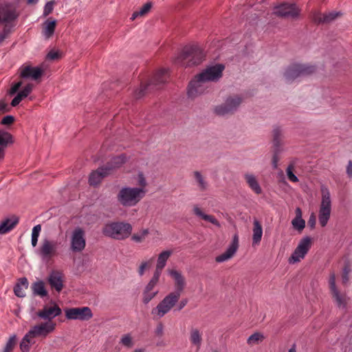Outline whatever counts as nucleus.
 I'll return each instance as SVG.
<instances>
[{"mask_svg":"<svg viewBox=\"0 0 352 352\" xmlns=\"http://www.w3.org/2000/svg\"><path fill=\"white\" fill-rule=\"evenodd\" d=\"M169 274L175 280V290L166 296L152 310V314H157L159 318L163 317L176 305L185 286V279L179 272L172 270L169 272Z\"/></svg>","mask_w":352,"mask_h":352,"instance_id":"obj_1","label":"nucleus"},{"mask_svg":"<svg viewBox=\"0 0 352 352\" xmlns=\"http://www.w3.org/2000/svg\"><path fill=\"white\" fill-rule=\"evenodd\" d=\"M204 58L202 49L198 45H188L183 47L174 59V63L182 67H192L199 65Z\"/></svg>","mask_w":352,"mask_h":352,"instance_id":"obj_2","label":"nucleus"},{"mask_svg":"<svg viewBox=\"0 0 352 352\" xmlns=\"http://www.w3.org/2000/svg\"><path fill=\"white\" fill-rule=\"evenodd\" d=\"M133 227L126 221H109L104 225L102 233L111 239L123 241L128 239L132 233Z\"/></svg>","mask_w":352,"mask_h":352,"instance_id":"obj_3","label":"nucleus"},{"mask_svg":"<svg viewBox=\"0 0 352 352\" xmlns=\"http://www.w3.org/2000/svg\"><path fill=\"white\" fill-rule=\"evenodd\" d=\"M146 190L137 187H124L117 195L118 201L125 207H132L145 196Z\"/></svg>","mask_w":352,"mask_h":352,"instance_id":"obj_4","label":"nucleus"},{"mask_svg":"<svg viewBox=\"0 0 352 352\" xmlns=\"http://www.w3.org/2000/svg\"><path fill=\"white\" fill-rule=\"evenodd\" d=\"M322 199L318 212V221L321 227H325L331 217V201L330 192L325 186H321Z\"/></svg>","mask_w":352,"mask_h":352,"instance_id":"obj_5","label":"nucleus"},{"mask_svg":"<svg viewBox=\"0 0 352 352\" xmlns=\"http://www.w3.org/2000/svg\"><path fill=\"white\" fill-rule=\"evenodd\" d=\"M243 98L241 96L236 95L228 97L225 102L214 108V113L219 116L234 114L243 102Z\"/></svg>","mask_w":352,"mask_h":352,"instance_id":"obj_6","label":"nucleus"},{"mask_svg":"<svg viewBox=\"0 0 352 352\" xmlns=\"http://www.w3.org/2000/svg\"><path fill=\"white\" fill-rule=\"evenodd\" d=\"M316 71V67L314 65L295 63L286 69L284 76L287 80L292 81L300 76L311 75Z\"/></svg>","mask_w":352,"mask_h":352,"instance_id":"obj_7","label":"nucleus"},{"mask_svg":"<svg viewBox=\"0 0 352 352\" xmlns=\"http://www.w3.org/2000/svg\"><path fill=\"white\" fill-rule=\"evenodd\" d=\"M300 11L295 3H281L274 8V14L283 19H296L299 17Z\"/></svg>","mask_w":352,"mask_h":352,"instance_id":"obj_8","label":"nucleus"},{"mask_svg":"<svg viewBox=\"0 0 352 352\" xmlns=\"http://www.w3.org/2000/svg\"><path fill=\"white\" fill-rule=\"evenodd\" d=\"M168 77V69L162 68L157 71L149 82L140 85V87L135 91V97L141 98L146 92L148 87L151 85H160L166 82Z\"/></svg>","mask_w":352,"mask_h":352,"instance_id":"obj_9","label":"nucleus"},{"mask_svg":"<svg viewBox=\"0 0 352 352\" xmlns=\"http://www.w3.org/2000/svg\"><path fill=\"white\" fill-rule=\"evenodd\" d=\"M311 246V239L306 236L303 237L299 242L298 246L294 250L292 255L288 259L289 263H295L300 262L303 259Z\"/></svg>","mask_w":352,"mask_h":352,"instance_id":"obj_10","label":"nucleus"},{"mask_svg":"<svg viewBox=\"0 0 352 352\" xmlns=\"http://www.w3.org/2000/svg\"><path fill=\"white\" fill-rule=\"evenodd\" d=\"M56 323L54 322H46L35 325L25 335L24 340H26L28 337L45 338L49 333L54 331Z\"/></svg>","mask_w":352,"mask_h":352,"instance_id":"obj_11","label":"nucleus"},{"mask_svg":"<svg viewBox=\"0 0 352 352\" xmlns=\"http://www.w3.org/2000/svg\"><path fill=\"white\" fill-rule=\"evenodd\" d=\"M65 317L69 320L87 321L93 317V313L88 307L69 308L65 310Z\"/></svg>","mask_w":352,"mask_h":352,"instance_id":"obj_12","label":"nucleus"},{"mask_svg":"<svg viewBox=\"0 0 352 352\" xmlns=\"http://www.w3.org/2000/svg\"><path fill=\"white\" fill-rule=\"evenodd\" d=\"M86 245L85 232L80 227L76 228L71 236V250L74 252H82Z\"/></svg>","mask_w":352,"mask_h":352,"instance_id":"obj_13","label":"nucleus"},{"mask_svg":"<svg viewBox=\"0 0 352 352\" xmlns=\"http://www.w3.org/2000/svg\"><path fill=\"white\" fill-rule=\"evenodd\" d=\"M225 66L223 64H217L209 67L199 74V78H203L206 82L217 81L223 75Z\"/></svg>","mask_w":352,"mask_h":352,"instance_id":"obj_14","label":"nucleus"},{"mask_svg":"<svg viewBox=\"0 0 352 352\" xmlns=\"http://www.w3.org/2000/svg\"><path fill=\"white\" fill-rule=\"evenodd\" d=\"M206 83V82L203 78H199V74L196 75L188 84V96L190 98H195L201 94H203L208 87Z\"/></svg>","mask_w":352,"mask_h":352,"instance_id":"obj_15","label":"nucleus"},{"mask_svg":"<svg viewBox=\"0 0 352 352\" xmlns=\"http://www.w3.org/2000/svg\"><path fill=\"white\" fill-rule=\"evenodd\" d=\"M281 129L280 126L274 127L273 130V144H274V154L272 157V164L274 169L278 167V162L279 160L278 155L281 151Z\"/></svg>","mask_w":352,"mask_h":352,"instance_id":"obj_16","label":"nucleus"},{"mask_svg":"<svg viewBox=\"0 0 352 352\" xmlns=\"http://www.w3.org/2000/svg\"><path fill=\"white\" fill-rule=\"evenodd\" d=\"M18 16L16 9L12 8L10 4L0 5V24L14 21Z\"/></svg>","mask_w":352,"mask_h":352,"instance_id":"obj_17","label":"nucleus"},{"mask_svg":"<svg viewBox=\"0 0 352 352\" xmlns=\"http://www.w3.org/2000/svg\"><path fill=\"white\" fill-rule=\"evenodd\" d=\"M239 248V236L235 234L233 237L231 243L227 248L225 252L217 256L215 258V261L217 263L224 262L230 258L236 252Z\"/></svg>","mask_w":352,"mask_h":352,"instance_id":"obj_18","label":"nucleus"},{"mask_svg":"<svg viewBox=\"0 0 352 352\" xmlns=\"http://www.w3.org/2000/svg\"><path fill=\"white\" fill-rule=\"evenodd\" d=\"M110 173L104 166L98 167L96 170L91 171L89 176V184L91 186H98L102 180Z\"/></svg>","mask_w":352,"mask_h":352,"instance_id":"obj_19","label":"nucleus"},{"mask_svg":"<svg viewBox=\"0 0 352 352\" xmlns=\"http://www.w3.org/2000/svg\"><path fill=\"white\" fill-rule=\"evenodd\" d=\"M61 309L57 304H54L53 307L45 306L42 310L37 312V316L44 320H47L49 322L61 314Z\"/></svg>","mask_w":352,"mask_h":352,"instance_id":"obj_20","label":"nucleus"},{"mask_svg":"<svg viewBox=\"0 0 352 352\" xmlns=\"http://www.w3.org/2000/svg\"><path fill=\"white\" fill-rule=\"evenodd\" d=\"M48 283L52 289L60 292L63 288V275L58 270H52L47 278Z\"/></svg>","mask_w":352,"mask_h":352,"instance_id":"obj_21","label":"nucleus"},{"mask_svg":"<svg viewBox=\"0 0 352 352\" xmlns=\"http://www.w3.org/2000/svg\"><path fill=\"white\" fill-rule=\"evenodd\" d=\"M43 69L39 67L25 66L24 67L20 74L22 78H32L33 80H38L43 74Z\"/></svg>","mask_w":352,"mask_h":352,"instance_id":"obj_22","label":"nucleus"},{"mask_svg":"<svg viewBox=\"0 0 352 352\" xmlns=\"http://www.w3.org/2000/svg\"><path fill=\"white\" fill-rule=\"evenodd\" d=\"M19 218L12 215L10 218H6L0 223V234H5L12 230L19 223Z\"/></svg>","mask_w":352,"mask_h":352,"instance_id":"obj_23","label":"nucleus"},{"mask_svg":"<svg viewBox=\"0 0 352 352\" xmlns=\"http://www.w3.org/2000/svg\"><path fill=\"white\" fill-rule=\"evenodd\" d=\"M56 243L45 239L40 248V254L43 258L52 257L56 251Z\"/></svg>","mask_w":352,"mask_h":352,"instance_id":"obj_24","label":"nucleus"},{"mask_svg":"<svg viewBox=\"0 0 352 352\" xmlns=\"http://www.w3.org/2000/svg\"><path fill=\"white\" fill-rule=\"evenodd\" d=\"M126 162V156L125 154H121L118 156L112 157L105 166H104L108 172H110L116 168H120Z\"/></svg>","mask_w":352,"mask_h":352,"instance_id":"obj_25","label":"nucleus"},{"mask_svg":"<svg viewBox=\"0 0 352 352\" xmlns=\"http://www.w3.org/2000/svg\"><path fill=\"white\" fill-rule=\"evenodd\" d=\"M32 89H33L32 84H31V83L27 84L23 87V89L21 91H20L17 94V95L12 99V100L11 101V103H10L11 106L12 107L17 106L23 98H25L29 96V94L32 92Z\"/></svg>","mask_w":352,"mask_h":352,"instance_id":"obj_26","label":"nucleus"},{"mask_svg":"<svg viewBox=\"0 0 352 352\" xmlns=\"http://www.w3.org/2000/svg\"><path fill=\"white\" fill-rule=\"evenodd\" d=\"M296 217L292 221V226L294 229L301 232L305 227V221L302 219V212L300 208L297 207L295 210Z\"/></svg>","mask_w":352,"mask_h":352,"instance_id":"obj_27","label":"nucleus"},{"mask_svg":"<svg viewBox=\"0 0 352 352\" xmlns=\"http://www.w3.org/2000/svg\"><path fill=\"white\" fill-rule=\"evenodd\" d=\"M28 285L29 283L26 277L19 278L17 279V281L13 288L14 294L19 298L25 297V294L23 292V287L28 289Z\"/></svg>","mask_w":352,"mask_h":352,"instance_id":"obj_28","label":"nucleus"},{"mask_svg":"<svg viewBox=\"0 0 352 352\" xmlns=\"http://www.w3.org/2000/svg\"><path fill=\"white\" fill-rule=\"evenodd\" d=\"M245 179L249 187L256 194L260 195L262 193V189L259 185L256 177L253 175L245 174Z\"/></svg>","mask_w":352,"mask_h":352,"instance_id":"obj_29","label":"nucleus"},{"mask_svg":"<svg viewBox=\"0 0 352 352\" xmlns=\"http://www.w3.org/2000/svg\"><path fill=\"white\" fill-rule=\"evenodd\" d=\"M56 20L52 17L48 18L44 23L45 28L43 30L44 36L49 38L53 36L56 26Z\"/></svg>","mask_w":352,"mask_h":352,"instance_id":"obj_30","label":"nucleus"},{"mask_svg":"<svg viewBox=\"0 0 352 352\" xmlns=\"http://www.w3.org/2000/svg\"><path fill=\"white\" fill-rule=\"evenodd\" d=\"M193 210L195 214L201 217L202 219L212 223L218 228L221 227L220 223L214 216L204 213L202 210L197 206H195Z\"/></svg>","mask_w":352,"mask_h":352,"instance_id":"obj_31","label":"nucleus"},{"mask_svg":"<svg viewBox=\"0 0 352 352\" xmlns=\"http://www.w3.org/2000/svg\"><path fill=\"white\" fill-rule=\"evenodd\" d=\"M263 234V228L260 222L257 220L254 221L252 244L256 245L260 243Z\"/></svg>","mask_w":352,"mask_h":352,"instance_id":"obj_32","label":"nucleus"},{"mask_svg":"<svg viewBox=\"0 0 352 352\" xmlns=\"http://www.w3.org/2000/svg\"><path fill=\"white\" fill-rule=\"evenodd\" d=\"M13 143V135L10 133L0 129V146L6 148Z\"/></svg>","mask_w":352,"mask_h":352,"instance_id":"obj_33","label":"nucleus"},{"mask_svg":"<svg viewBox=\"0 0 352 352\" xmlns=\"http://www.w3.org/2000/svg\"><path fill=\"white\" fill-rule=\"evenodd\" d=\"M172 254L171 250H165L162 252L157 258V265H156V269L162 270L164 267L166 266V262L168 259V258Z\"/></svg>","mask_w":352,"mask_h":352,"instance_id":"obj_34","label":"nucleus"},{"mask_svg":"<svg viewBox=\"0 0 352 352\" xmlns=\"http://www.w3.org/2000/svg\"><path fill=\"white\" fill-rule=\"evenodd\" d=\"M32 289L34 295H37L41 297H45L47 296V291L46 290L45 284L42 280H38L34 283L32 285Z\"/></svg>","mask_w":352,"mask_h":352,"instance_id":"obj_35","label":"nucleus"},{"mask_svg":"<svg viewBox=\"0 0 352 352\" xmlns=\"http://www.w3.org/2000/svg\"><path fill=\"white\" fill-rule=\"evenodd\" d=\"M153 6V3L151 1H148L146 3L140 10L135 11L131 17L132 21L135 20L138 16H144L146 14Z\"/></svg>","mask_w":352,"mask_h":352,"instance_id":"obj_36","label":"nucleus"},{"mask_svg":"<svg viewBox=\"0 0 352 352\" xmlns=\"http://www.w3.org/2000/svg\"><path fill=\"white\" fill-rule=\"evenodd\" d=\"M190 340L192 344L199 347L201 344V334L197 329H192L190 330Z\"/></svg>","mask_w":352,"mask_h":352,"instance_id":"obj_37","label":"nucleus"},{"mask_svg":"<svg viewBox=\"0 0 352 352\" xmlns=\"http://www.w3.org/2000/svg\"><path fill=\"white\" fill-rule=\"evenodd\" d=\"M148 234V229H143L140 232L134 233L132 234L131 239L135 243H141L144 240Z\"/></svg>","mask_w":352,"mask_h":352,"instance_id":"obj_38","label":"nucleus"},{"mask_svg":"<svg viewBox=\"0 0 352 352\" xmlns=\"http://www.w3.org/2000/svg\"><path fill=\"white\" fill-rule=\"evenodd\" d=\"M264 338L265 337L262 333L259 332H255L248 338L247 343L250 345L258 344V342H262Z\"/></svg>","mask_w":352,"mask_h":352,"instance_id":"obj_39","label":"nucleus"},{"mask_svg":"<svg viewBox=\"0 0 352 352\" xmlns=\"http://www.w3.org/2000/svg\"><path fill=\"white\" fill-rule=\"evenodd\" d=\"M16 344V335H12L10 337L9 340L7 341L3 352H13V350Z\"/></svg>","mask_w":352,"mask_h":352,"instance_id":"obj_40","label":"nucleus"},{"mask_svg":"<svg viewBox=\"0 0 352 352\" xmlns=\"http://www.w3.org/2000/svg\"><path fill=\"white\" fill-rule=\"evenodd\" d=\"M351 272V266L349 261H346L344 263V267L342 269V283L346 284L348 283L349 280V273Z\"/></svg>","mask_w":352,"mask_h":352,"instance_id":"obj_41","label":"nucleus"},{"mask_svg":"<svg viewBox=\"0 0 352 352\" xmlns=\"http://www.w3.org/2000/svg\"><path fill=\"white\" fill-rule=\"evenodd\" d=\"M158 294V291L151 292V291H146L144 289L142 302L144 304H148L153 298H155Z\"/></svg>","mask_w":352,"mask_h":352,"instance_id":"obj_42","label":"nucleus"},{"mask_svg":"<svg viewBox=\"0 0 352 352\" xmlns=\"http://www.w3.org/2000/svg\"><path fill=\"white\" fill-rule=\"evenodd\" d=\"M333 296L336 298L337 305L338 307H342L345 308L346 307V302L345 298L342 296L338 290L333 292Z\"/></svg>","mask_w":352,"mask_h":352,"instance_id":"obj_43","label":"nucleus"},{"mask_svg":"<svg viewBox=\"0 0 352 352\" xmlns=\"http://www.w3.org/2000/svg\"><path fill=\"white\" fill-rule=\"evenodd\" d=\"M195 179L199 184V186L201 190H205L207 188V183L204 181L202 175L199 171H195L194 173Z\"/></svg>","mask_w":352,"mask_h":352,"instance_id":"obj_44","label":"nucleus"},{"mask_svg":"<svg viewBox=\"0 0 352 352\" xmlns=\"http://www.w3.org/2000/svg\"><path fill=\"white\" fill-rule=\"evenodd\" d=\"M312 21L316 24L324 23V14H322L319 11H314L311 14Z\"/></svg>","mask_w":352,"mask_h":352,"instance_id":"obj_45","label":"nucleus"},{"mask_svg":"<svg viewBox=\"0 0 352 352\" xmlns=\"http://www.w3.org/2000/svg\"><path fill=\"white\" fill-rule=\"evenodd\" d=\"M32 338V337H28L26 340L25 339V336L23 338L21 343H20V349L22 352H28L30 349V346L29 345V343L30 342V339Z\"/></svg>","mask_w":352,"mask_h":352,"instance_id":"obj_46","label":"nucleus"},{"mask_svg":"<svg viewBox=\"0 0 352 352\" xmlns=\"http://www.w3.org/2000/svg\"><path fill=\"white\" fill-rule=\"evenodd\" d=\"M120 343L126 347H132L133 343L131 335L129 333L124 335L121 338Z\"/></svg>","mask_w":352,"mask_h":352,"instance_id":"obj_47","label":"nucleus"},{"mask_svg":"<svg viewBox=\"0 0 352 352\" xmlns=\"http://www.w3.org/2000/svg\"><path fill=\"white\" fill-rule=\"evenodd\" d=\"M294 166L292 164H289L286 169L287 175L288 179L292 182H298V178L293 173Z\"/></svg>","mask_w":352,"mask_h":352,"instance_id":"obj_48","label":"nucleus"},{"mask_svg":"<svg viewBox=\"0 0 352 352\" xmlns=\"http://www.w3.org/2000/svg\"><path fill=\"white\" fill-rule=\"evenodd\" d=\"M54 1H48L45 3L43 9V15L44 16H48L50 14H51L54 10Z\"/></svg>","mask_w":352,"mask_h":352,"instance_id":"obj_49","label":"nucleus"},{"mask_svg":"<svg viewBox=\"0 0 352 352\" xmlns=\"http://www.w3.org/2000/svg\"><path fill=\"white\" fill-rule=\"evenodd\" d=\"M340 15V13L339 12H329V13H327V14H324V23H329L332 21H333L334 19H336L337 18L338 16Z\"/></svg>","mask_w":352,"mask_h":352,"instance_id":"obj_50","label":"nucleus"},{"mask_svg":"<svg viewBox=\"0 0 352 352\" xmlns=\"http://www.w3.org/2000/svg\"><path fill=\"white\" fill-rule=\"evenodd\" d=\"M138 185L140 186L139 187V188H143L144 190H145V187L146 186L147 183L144 177V175L142 172H140L138 175Z\"/></svg>","mask_w":352,"mask_h":352,"instance_id":"obj_51","label":"nucleus"},{"mask_svg":"<svg viewBox=\"0 0 352 352\" xmlns=\"http://www.w3.org/2000/svg\"><path fill=\"white\" fill-rule=\"evenodd\" d=\"M15 118L13 116L8 115L2 118L1 120V124L2 125H10L14 123Z\"/></svg>","mask_w":352,"mask_h":352,"instance_id":"obj_52","label":"nucleus"},{"mask_svg":"<svg viewBox=\"0 0 352 352\" xmlns=\"http://www.w3.org/2000/svg\"><path fill=\"white\" fill-rule=\"evenodd\" d=\"M61 58V54L58 51L51 50L47 55L50 60H58Z\"/></svg>","mask_w":352,"mask_h":352,"instance_id":"obj_53","label":"nucleus"},{"mask_svg":"<svg viewBox=\"0 0 352 352\" xmlns=\"http://www.w3.org/2000/svg\"><path fill=\"white\" fill-rule=\"evenodd\" d=\"M329 286L332 292L338 290L336 285V275L333 272L331 274L329 277Z\"/></svg>","mask_w":352,"mask_h":352,"instance_id":"obj_54","label":"nucleus"},{"mask_svg":"<svg viewBox=\"0 0 352 352\" xmlns=\"http://www.w3.org/2000/svg\"><path fill=\"white\" fill-rule=\"evenodd\" d=\"M162 270H157L155 269V272H154V274H153V277L151 278V279L150 280V281L155 285L157 284V283L159 282V280H160V277L161 276V274H162Z\"/></svg>","mask_w":352,"mask_h":352,"instance_id":"obj_55","label":"nucleus"},{"mask_svg":"<svg viewBox=\"0 0 352 352\" xmlns=\"http://www.w3.org/2000/svg\"><path fill=\"white\" fill-rule=\"evenodd\" d=\"M316 217L314 212H312L309 218L308 219L307 225L312 230L315 228L316 226Z\"/></svg>","mask_w":352,"mask_h":352,"instance_id":"obj_56","label":"nucleus"},{"mask_svg":"<svg viewBox=\"0 0 352 352\" xmlns=\"http://www.w3.org/2000/svg\"><path fill=\"white\" fill-rule=\"evenodd\" d=\"M155 334L157 337H162L164 334V325L162 322H160L155 330Z\"/></svg>","mask_w":352,"mask_h":352,"instance_id":"obj_57","label":"nucleus"},{"mask_svg":"<svg viewBox=\"0 0 352 352\" xmlns=\"http://www.w3.org/2000/svg\"><path fill=\"white\" fill-rule=\"evenodd\" d=\"M10 110L8 104L3 100H0V112L3 113L10 111Z\"/></svg>","mask_w":352,"mask_h":352,"instance_id":"obj_58","label":"nucleus"},{"mask_svg":"<svg viewBox=\"0 0 352 352\" xmlns=\"http://www.w3.org/2000/svg\"><path fill=\"white\" fill-rule=\"evenodd\" d=\"M41 230V226L40 224L35 226L32 229V236L38 238Z\"/></svg>","mask_w":352,"mask_h":352,"instance_id":"obj_59","label":"nucleus"},{"mask_svg":"<svg viewBox=\"0 0 352 352\" xmlns=\"http://www.w3.org/2000/svg\"><path fill=\"white\" fill-rule=\"evenodd\" d=\"M21 84H22L21 82H16L15 84H14L10 89V94H14L16 93L18 91V90L19 89L20 87L21 86Z\"/></svg>","mask_w":352,"mask_h":352,"instance_id":"obj_60","label":"nucleus"},{"mask_svg":"<svg viewBox=\"0 0 352 352\" xmlns=\"http://www.w3.org/2000/svg\"><path fill=\"white\" fill-rule=\"evenodd\" d=\"M148 263L146 261L142 262L138 269V274L142 276L144 274V270L147 267Z\"/></svg>","mask_w":352,"mask_h":352,"instance_id":"obj_61","label":"nucleus"},{"mask_svg":"<svg viewBox=\"0 0 352 352\" xmlns=\"http://www.w3.org/2000/svg\"><path fill=\"white\" fill-rule=\"evenodd\" d=\"M188 300L187 298H183L177 305V310L180 311L182 310L188 303Z\"/></svg>","mask_w":352,"mask_h":352,"instance_id":"obj_62","label":"nucleus"},{"mask_svg":"<svg viewBox=\"0 0 352 352\" xmlns=\"http://www.w3.org/2000/svg\"><path fill=\"white\" fill-rule=\"evenodd\" d=\"M346 174L349 177H352V161H349L346 166Z\"/></svg>","mask_w":352,"mask_h":352,"instance_id":"obj_63","label":"nucleus"},{"mask_svg":"<svg viewBox=\"0 0 352 352\" xmlns=\"http://www.w3.org/2000/svg\"><path fill=\"white\" fill-rule=\"evenodd\" d=\"M1 34H4L6 37L10 33V28L8 26V23H5L4 28L3 29Z\"/></svg>","mask_w":352,"mask_h":352,"instance_id":"obj_64","label":"nucleus"}]
</instances>
